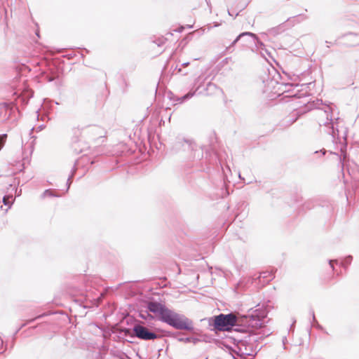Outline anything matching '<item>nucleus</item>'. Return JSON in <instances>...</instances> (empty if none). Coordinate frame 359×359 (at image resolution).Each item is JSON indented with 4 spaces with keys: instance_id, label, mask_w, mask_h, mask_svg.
Wrapping results in <instances>:
<instances>
[{
    "instance_id": "1",
    "label": "nucleus",
    "mask_w": 359,
    "mask_h": 359,
    "mask_svg": "<svg viewBox=\"0 0 359 359\" xmlns=\"http://www.w3.org/2000/svg\"><path fill=\"white\" fill-rule=\"evenodd\" d=\"M316 108L315 117L320 130L332 137V142L341 144V156L339 157L342 168L346 165V139L348 128L344 120L338 116L337 109L333 104H323L322 100H317L313 104Z\"/></svg>"
},
{
    "instance_id": "2",
    "label": "nucleus",
    "mask_w": 359,
    "mask_h": 359,
    "mask_svg": "<svg viewBox=\"0 0 359 359\" xmlns=\"http://www.w3.org/2000/svg\"><path fill=\"white\" fill-rule=\"evenodd\" d=\"M147 309L154 313L158 319L176 330L192 331L193 323L183 314L178 313L164 304L157 302H149Z\"/></svg>"
},
{
    "instance_id": "3",
    "label": "nucleus",
    "mask_w": 359,
    "mask_h": 359,
    "mask_svg": "<svg viewBox=\"0 0 359 359\" xmlns=\"http://www.w3.org/2000/svg\"><path fill=\"white\" fill-rule=\"evenodd\" d=\"M266 82L265 90L277 96L285 94V97H296L300 98L304 95V93H302L299 89V87H302L303 85L279 82L275 79H268Z\"/></svg>"
},
{
    "instance_id": "4",
    "label": "nucleus",
    "mask_w": 359,
    "mask_h": 359,
    "mask_svg": "<svg viewBox=\"0 0 359 359\" xmlns=\"http://www.w3.org/2000/svg\"><path fill=\"white\" fill-rule=\"evenodd\" d=\"M237 317L233 313H220L208 319L209 325L218 331H230L237 325Z\"/></svg>"
},
{
    "instance_id": "5",
    "label": "nucleus",
    "mask_w": 359,
    "mask_h": 359,
    "mask_svg": "<svg viewBox=\"0 0 359 359\" xmlns=\"http://www.w3.org/2000/svg\"><path fill=\"white\" fill-rule=\"evenodd\" d=\"M196 147V144L192 140L177 137L172 144L171 151L175 154H189L195 149Z\"/></svg>"
},
{
    "instance_id": "6",
    "label": "nucleus",
    "mask_w": 359,
    "mask_h": 359,
    "mask_svg": "<svg viewBox=\"0 0 359 359\" xmlns=\"http://www.w3.org/2000/svg\"><path fill=\"white\" fill-rule=\"evenodd\" d=\"M267 316L266 309H255L251 314L245 316L246 323L249 327L258 329L264 327V319Z\"/></svg>"
},
{
    "instance_id": "7",
    "label": "nucleus",
    "mask_w": 359,
    "mask_h": 359,
    "mask_svg": "<svg viewBox=\"0 0 359 359\" xmlns=\"http://www.w3.org/2000/svg\"><path fill=\"white\" fill-rule=\"evenodd\" d=\"M221 89L218 88L215 83L208 82L206 84V86L203 90L201 89V84H199L194 91H190L187 94L181 97L179 100L180 102H184L191 97H192L195 94H205L206 95H212L214 94H217L220 92Z\"/></svg>"
},
{
    "instance_id": "8",
    "label": "nucleus",
    "mask_w": 359,
    "mask_h": 359,
    "mask_svg": "<svg viewBox=\"0 0 359 359\" xmlns=\"http://www.w3.org/2000/svg\"><path fill=\"white\" fill-rule=\"evenodd\" d=\"M83 135L95 143L101 144L104 140L106 131L100 126H93L86 128L83 130Z\"/></svg>"
},
{
    "instance_id": "9",
    "label": "nucleus",
    "mask_w": 359,
    "mask_h": 359,
    "mask_svg": "<svg viewBox=\"0 0 359 359\" xmlns=\"http://www.w3.org/2000/svg\"><path fill=\"white\" fill-rule=\"evenodd\" d=\"M131 337H135L144 341L154 340L158 337L157 334L140 324H135L133 326Z\"/></svg>"
},
{
    "instance_id": "10",
    "label": "nucleus",
    "mask_w": 359,
    "mask_h": 359,
    "mask_svg": "<svg viewBox=\"0 0 359 359\" xmlns=\"http://www.w3.org/2000/svg\"><path fill=\"white\" fill-rule=\"evenodd\" d=\"M245 36H249L252 39V42L255 45V46L257 47V48L258 50H264V48H265V45L264 44L263 42H262L259 38L257 37V36L254 34V33H252V32H242L241 34H240L233 41L232 43H231V45L227 47V49H229L231 47L235 46V44L240 40H241L243 37Z\"/></svg>"
},
{
    "instance_id": "11",
    "label": "nucleus",
    "mask_w": 359,
    "mask_h": 359,
    "mask_svg": "<svg viewBox=\"0 0 359 359\" xmlns=\"http://www.w3.org/2000/svg\"><path fill=\"white\" fill-rule=\"evenodd\" d=\"M274 275L271 271H265L260 273L258 278L264 282L269 283L274 278Z\"/></svg>"
},
{
    "instance_id": "12",
    "label": "nucleus",
    "mask_w": 359,
    "mask_h": 359,
    "mask_svg": "<svg viewBox=\"0 0 359 359\" xmlns=\"http://www.w3.org/2000/svg\"><path fill=\"white\" fill-rule=\"evenodd\" d=\"M14 199L13 198L12 195H6L3 198V203L4 205L8 206V208L5 210V213H6L10 209L13 203Z\"/></svg>"
},
{
    "instance_id": "13",
    "label": "nucleus",
    "mask_w": 359,
    "mask_h": 359,
    "mask_svg": "<svg viewBox=\"0 0 359 359\" xmlns=\"http://www.w3.org/2000/svg\"><path fill=\"white\" fill-rule=\"evenodd\" d=\"M310 314H311V316H312V320H313V325L314 327H316L317 329H318V330H320L323 331V330H324V329H323V326H322V325H320L318 323V321L316 320V316H315V313H314L313 310H311V311H310Z\"/></svg>"
},
{
    "instance_id": "14",
    "label": "nucleus",
    "mask_w": 359,
    "mask_h": 359,
    "mask_svg": "<svg viewBox=\"0 0 359 359\" xmlns=\"http://www.w3.org/2000/svg\"><path fill=\"white\" fill-rule=\"evenodd\" d=\"M76 171V164H74V165L72 170L71 174L69 176L67 181V190H68L69 189L70 184L72 183V179L73 178Z\"/></svg>"
},
{
    "instance_id": "15",
    "label": "nucleus",
    "mask_w": 359,
    "mask_h": 359,
    "mask_svg": "<svg viewBox=\"0 0 359 359\" xmlns=\"http://www.w3.org/2000/svg\"><path fill=\"white\" fill-rule=\"evenodd\" d=\"M353 257L351 255L346 257L344 260L341 262V265L344 268H346L352 262Z\"/></svg>"
},
{
    "instance_id": "16",
    "label": "nucleus",
    "mask_w": 359,
    "mask_h": 359,
    "mask_svg": "<svg viewBox=\"0 0 359 359\" xmlns=\"http://www.w3.org/2000/svg\"><path fill=\"white\" fill-rule=\"evenodd\" d=\"M282 28L281 27H273V28H271L270 29L268 32L271 34V35H277L279 33H280L282 32Z\"/></svg>"
},
{
    "instance_id": "17",
    "label": "nucleus",
    "mask_w": 359,
    "mask_h": 359,
    "mask_svg": "<svg viewBox=\"0 0 359 359\" xmlns=\"http://www.w3.org/2000/svg\"><path fill=\"white\" fill-rule=\"evenodd\" d=\"M260 337H258L257 336V334H252V335H250L249 336V341L250 342H252V341H258V339H259Z\"/></svg>"
},
{
    "instance_id": "18",
    "label": "nucleus",
    "mask_w": 359,
    "mask_h": 359,
    "mask_svg": "<svg viewBox=\"0 0 359 359\" xmlns=\"http://www.w3.org/2000/svg\"><path fill=\"white\" fill-rule=\"evenodd\" d=\"M54 195L52 194V191L50 190H46L43 194L42 197L45 198L46 196H53Z\"/></svg>"
},
{
    "instance_id": "19",
    "label": "nucleus",
    "mask_w": 359,
    "mask_h": 359,
    "mask_svg": "<svg viewBox=\"0 0 359 359\" xmlns=\"http://www.w3.org/2000/svg\"><path fill=\"white\" fill-rule=\"evenodd\" d=\"M177 340L180 342L190 343L189 337H179L177 338Z\"/></svg>"
},
{
    "instance_id": "20",
    "label": "nucleus",
    "mask_w": 359,
    "mask_h": 359,
    "mask_svg": "<svg viewBox=\"0 0 359 359\" xmlns=\"http://www.w3.org/2000/svg\"><path fill=\"white\" fill-rule=\"evenodd\" d=\"M334 263L337 264L338 263L337 259H330L329 260V264L333 271L334 270Z\"/></svg>"
},
{
    "instance_id": "21",
    "label": "nucleus",
    "mask_w": 359,
    "mask_h": 359,
    "mask_svg": "<svg viewBox=\"0 0 359 359\" xmlns=\"http://www.w3.org/2000/svg\"><path fill=\"white\" fill-rule=\"evenodd\" d=\"M297 120V117H296V118H290L289 120H287V126H290V125H292V123H294Z\"/></svg>"
},
{
    "instance_id": "22",
    "label": "nucleus",
    "mask_w": 359,
    "mask_h": 359,
    "mask_svg": "<svg viewBox=\"0 0 359 359\" xmlns=\"http://www.w3.org/2000/svg\"><path fill=\"white\" fill-rule=\"evenodd\" d=\"M190 343H193L194 344H197L199 341V339L198 338L195 337H189Z\"/></svg>"
},
{
    "instance_id": "23",
    "label": "nucleus",
    "mask_w": 359,
    "mask_h": 359,
    "mask_svg": "<svg viewBox=\"0 0 359 359\" xmlns=\"http://www.w3.org/2000/svg\"><path fill=\"white\" fill-rule=\"evenodd\" d=\"M165 39H163V38H162V39H159L158 40L157 44H158V46H161V45H163V44H164V43H165Z\"/></svg>"
},
{
    "instance_id": "24",
    "label": "nucleus",
    "mask_w": 359,
    "mask_h": 359,
    "mask_svg": "<svg viewBox=\"0 0 359 359\" xmlns=\"http://www.w3.org/2000/svg\"><path fill=\"white\" fill-rule=\"evenodd\" d=\"M287 337H283V339H282V342H283V348L285 349L286 347H285V344L287 342Z\"/></svg>"
},
{
    "instance_id": "25",
    "label": "nucleus",
    "mask_w": 359,
    "mask_h": 359,
    "mask_svg": "<svg viewBox=\"0 0 359 359\" xmlns=\"http://www.w3.org/2000/svg\"><path fill=\"white\" fill-rule=\"evenodd\" d=\"M46 316V314H43V315H39L38 316H36L35 318H33L30 320V322H33L36 319H39V318H42L43 316Z\"/></svg>"
},
{
    "instance_id": "26",
    "label": "nucleus",
    "mask_w": 359,
    "mask_h": 359,
    "mask_svg": "<svg viewBox=\"0 0 359 359\" xmlns=\"http://www.w3.org/2000/svg\"><path fill=\"white\" fill-rule=\"evenodd\" d=\"M177 72H178V73H182V68H181V67H180V68H178V69H177ZM183 74H184V75H187V72H184V73H183Z\"/></svg>"
},
{
    "instance_id": "27",
    "label": "nucleus",
    "mask_w": 359,
    "mask_h": 359,
    "mask_svg": "<svg viewBox=\"0 0 359 359\" xmlns=\"http://www.w3.org/2000/svg\"><path fill=\"white\" fill-rule=\"evenodd\" d=\"M189 65V62H183L182 64V67H187Z\"/></svg>"
},
{
    "instance_id": "28",
    "label": "nucleus",
    "mask_w": 359,
    "mask_h": 359,
    "mask_svg": "<svg viewBox=\"0 0 359 359\" xmlns=\"http://www.w3.org/2000/svg\"><path fill=\"white\" fill-rule=\"evenodd\" d=\"M219 25H220V24H219V23H218V22H215V24H214V26H213V27H219Z\"/></svg>"
},
{
    "instance_id": "29",
    "label": "nucleus",
    "mask_w": 359,
    "mask_h": 359,
    "mask_svg": "<svg viewBox=\"0 0 359 359\" xmlns=\"http://www.w3.org/2000/svg\"><path fill=\"white\" fill-rule=\"evenodd\" d=\"M129 333H130V330H129L128 329H126V330H125V334H129Z\"/></svg>"
},
{
    "instance_id": "30",
    "label": "nucleus",
    "mask_w": 359,
    "mask_h": 359,
    "mask_svg": "<svg viewBox=\"0 0 359 359\" xmlns=\"http://www.w3.org/2000/svg\"><path fill=\"white\" fill-rule=\"evenodd\" d=\"M2 344H3V340H2V339L0 337V348L1 347Z\"/></svg>"
},
{
    "instance_id": "31",
    "label": "nucleus",
    "mask_w": 359,
    "mask_h": 359,
    "mask_svg": "<svg viewBox=\"0 0 359 359\" xmlns=\"http://www.w3.org/2000/svg\"><path fill=\"white\" fill-rule=\"evenodd\" d=\"M228 13H229V15H231V16H233V13H231L230 11H228Z\"/></svg>"
},
{
    "instance_id": "32",
    "label": "nucleus",
    "mask_w": 359,
    "mask_h": 359,
    "mask_svg": "<svg viewBox=\"0 0 359 359\" xmlns=\"http://www.w3.org/2000/svg\"><path fill=\"white\" fill-rule=\"evenodd\" d=\"M36 34L38 36H39V31H37V32H36Z\"/></svg>"
},
{
    "instance_id": "33",
    "label": "nucleus",
    "mask_w": 359,
    "mask_h": 359,
    "mask_svg": "<svg viewBox=\"0 0 359 359\" xmlns=\"http://www.w3.org/2000/svg\"><path fill=\"white\" fill-rule=\"evenodd\" d=\"M326 43H327V48H330V43L328 41H326Z\"/></svg>"
},
{
    "instance_id": "34",
    "label": "nucleus",
    "mask_w": 359,
    "mask_h": 359,
    "mask_svg": "<svg viewBox=\"0 0 359 359\" xmlns=\"http://www.w3.org/2000/svg\"><path fill=\"white\" fill-rule=\"evenodd\" d=\"M326 43H327V48H330V43L328 41H326Z\"/></svg>"
},
{
    "instance_id": "35",
    "label": "nucleus",
    "mask_w": 359,
    "mask_h": 359,
    "mask_svg": "<svg viewBox=\"0 0 359 359\" xmlns=\"http://www.w3.org/2000/svg\"><path fill=\"white\" fill-rule=\"evenodd\" d=\"M326 43H327V48H330V43L328 41H326Z\"/></svg>"
},
{
    "instance_id": "36",
    "label": "nucleus",
    "mask_w": 359,
    "mask_h": 359,
    "mask_svg": "<svg viewBox=\"0 0 359 359\" xmlns=\"http://www.w3.org/2000/svg\"><path fill=\"white\" fill-rule=\"evenodd\" d=\"M200 79H201V77H200V76H199V77H198V79H197V81H196V82H198V81H200Z\"/></svg>"
},
{
    "instance_id": "37",
    "label": "nucleus",
    "mask_w": 359,
    "mask_h": 359,
    "mask_svg": "<svg viewBox=\"0 0 359 359\" xmlns=\"http://www.w3.org/2000/svg\"><path fill=\"white\" fill-rule=\"evenodd\" d=\"M123 82L125 83L126 85H127V82L126 80H123Z\"/></svg>"
},
{
    "instance_id": "38",
    "label": "nucleus",
    "mask_w": 359,
    "mask_h": 359,
    "mask_svg": "<svg viewBox=\"0 0 359 359\" xmlns=\"http://www.w3.org/2000/svg\"><path fill=\"white\" fill-rule=\"evenodd\" d=\"M123 82L125 83L126 85H127V82L126 80H123Z\"/></svg>"
},
{
    "instance_id": "39",
    "label": "nucleus",
    "mask_w": 359,
    "mask_h": 359,
    "mask_svg": "<svg viewBox=\"0 0 359 359\" xmlns=\"http://www.w3.org/2000/svg\"><path fill=\"white\" fill-rule=\"evenodd\" d=\"M123 82L125 83L126 85H127V82L126 80H123Z\"/></svg>"
},
{
    "instance_id": "40",
    "label": "nucleus",
    "mask_w": 359,
    "mask_h": 359,
    "mask_svg": "<svg viewBox=\"0 0 359 359\" xmlns=\"http://www.w3.org/2000/svg\"><path fill=\"white\" fill-rule=\"evenodd\" d=\"M238 13H236L235 14V17L238 16Z\"/></svg>"
}]
</instances>
